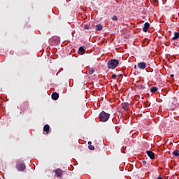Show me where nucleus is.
Masks as SVG:
<instances>
[{"mask_svg":"<svg viewBox=\"0 0 179 179\" xmlns=\"http://www.w3.org/2000/svg\"><path fill=\"white\" fill-rule=\"evenodd\" d=\"M112 78H113V79H117V74H113V75L112 76Z\"/></svg>","mask_w":179,"mask_h":179,"instance_id":"nucleus-22","label":"nucleus"},{"mask_svg":"<svg viewBox=\"0 0 179 179\" xmlns=\"http://www.w3.org/2000/svg\"><path fill=\"white\" fill-rule=\"evenodd\" d=\"M148 156L151 159V160L155 159V153L152 151H147L146 152Z\"/></svg>","mask_w":179,"mask_h":179,"instance_id":"nucleus-8","label":"nucleus"},{"mask_svg":"<svg viewBox=\"0 0 179 179\" xmlns=\"http://www.w3.org/2000/svg\"><path fill=\"white\" fill-rule=\"evenodd\" d=\"M88 145H90V146L92 145V141H89Z\"/></svg>","mask_w":179,"mask_h":179,"instance_id":"nucleus-24","label":"nucleus"},{"mask_svg":"<svg viewBox=\"0 0 179 179\" xmlns=\"http://www.w3.org/2000/svg\"><path fill=\"white\" fill-rule=\"evenodd\" d=\"M23 106H25V107H29V103L28 102H24L23 104L22 105V107H23Z\"/></svg>","mask_w":179,"mask_h":179,"instance_id":"nucleus-20","label":"nucleus"},{"mask_svg":"<svg viewBox=\"0 0 179 179\" xmlns=\"http://www.w3.org/2000/svg\"><path fill=\"white\" fill-rule=\"evenodd\" d=\"M59 98V94L58 93L53 92L52 94V100H57Z\"/></svg>","mask_w":179,"mask_h":179,"instance_id":"nucleus-9","label":"nucleus"},{"mask_svg":"<svg viewBox=\"0 0 179 179\" xmlns=\"http://www.w3.org/2000/svg\"><path fill=\"white\" fill-rule=\"evenodd\" d=\"M122 107L123 110H125V111H128V110H129V103H128L127 102L122 103Z\"/></svg>","mask_w":179,"mask_h":179,"instance_id":"nucleus-7","label":"nucleus"},{"mask_svg":"<svg viewBox=\"0 0 179 179\" xmlns=\"http://www.w3.org/2000/svg\"><path fill=\"white\" fill-rule=\"evenodd\" d=\"M150 27V24H149V22H145L143 28V31H144V33H147Z\"/></svg>","mask_w":179,"mask_h":179,"instance_id":"nucleus-6","label":"nucleus"},{"mask_svg":"<svg viewBox=\"0 0 179 179\" xmlns=\"http://www.w3.org/2000/svg\"><path fill=\"white\" fill-rule=\"evenodd\" d=\"M137 66L138 68H139V69L141 70L146 69V64L145 63V62L138 63Z\"/></svg>","mask_w":179,"mask_h":179,"instance_id":"nucleus-4","label":"nucleus"},{"mask_svg":"<svg viewBox=\"0 0 179 179\" xmlns=\"http://www.w3.org/2000/svg\"><path fill=\"white\" fill-rule=\"evenodd\" d=\"M118 64H120V62L115 59H110L108 62V68L109 69H115L117 66H118Z\"/></svg>","mask_w":179,"mask_h":179,"instance_id":"nucleus-2","label":"nucleus"},{"mask_svg":"<svg viewBox=\"0 0 179 179\" xmlns=\"http://www.w3.org/2000/svg\"><path fill=\"white\" fill-rule=\"evenodd\" d=\"M134 69H136V66H134Z\"/></svg>","mask_w":179,"mask_h":179,"instance_id":"nucleus-28","label":"nucleus"},{"mask_svg":"<svg viewBox=\"0 0 179 179\" xmlns=\"http://www.w3.org/2000/svg\"><path fill=\"white\" fill-rule=\"evenodd\" d=\"M99 120L101 122H107L110 119V114L106 113L105 111H102L99 114Z\"/></svg>","mask_w":179,"mask_h":179,"instance_id":"nucleus-1","label":"nucleus"},{"mask_svg":"<svg viewBox=\"0 0 179 179\" xmlns=\"http://www.w3.org/2000/svg\"><path fill=\"white\" fill-rule=\"evenodd\" d=\"M78 51H80L82 55L86 52V50H85V48H83V47H80L78 49Z\"/></svg>","mask_w":179,"mask_h":179,"instance_id":"nucleus-14","label":"nucleus"},{"mask_svg":"<svg viewBox=\"0 0 179 179\" xmlns=\"http://www.w3.org/2000/svg\"><path fill=\"white\" fill-rule=\"evenodd\" d=\"M16 169L18 170V171H23L26 169V165H24V163L17 164Z\"/></svg>","mask_w":179,"mask_h":179,"instance_id":"nucleus-3","label":"nucleus"},{"mask_svg":"<svg viewBox=\"0 0 179 179\" xmlns=\"http://www.w3.org/2000/svg\"><path fill=\"white\" fill-rule=\"evenodd\" d=\"M84 29H86L87 30L92 29V27H90V24H85L84 25Z\"/></svg>","mask_w":179,"mask_h":179,"instance_id":"nucleus-16","label":"nucleus"},{"mask_svg":"<svg viewBox=\"0 0 179 179\" xmlns=\"http://www.w3.org/2000/svg\"><path fill=\"white\" fill-rule=\"evenodd\" d=\"M96 30H98V31H101V30H103V26L100 24L96 25Z\"/></svg>","mask_w":179,"mask_h":179,"instance_id":"nucleus-13","label":"nucleus"},{"mask_svg":"<svg viewBox=\"0 0 179 179\" xmlns=\"http://www.w3.org/2000/svg\"><path fill=\"white\" fill-rule=\"evenodd\" d=\"M90 150H94V145H89L88 146Z\"/></svg>","mask_w":179,"mask_h":179,"instance_id":"nucleus-21","label":"nucleus"},{"mask_svg":"<svg viewBox=\"0 0 179 179\" xmlns=\"http://www.w3.org/2000/svg\"><path fill=\"white\" fill-rule=\"evenodd\" d=\"M55 173L57 177H62L64 171L61 170V169H57L55 171Z\"/></svg>","mask_w":179,"mask_h":179,"instance_id":"nucleus-5","label":"nucleus"},{"mask_svg":"<svg viewBox=\"0 0 179 179\" xmlns=\"http://www.w3.org/2000/svg\"><path fill=\"white\" fill-rule=\"evenodd\" d=\"M150 92H151V93H156V92H157V87H152L150 88Z\"/></svg>","mask_w":179,"mask_h":179,"instance_id":"nucleus-12","label":"nucleus"},{"mask_svg":"<svg viewBox=\"0 0 179 179\" xmlns=\"http://www.w3.org/2000/svg\"><path fill=\"white\" fill-rule=\"evenodd\" d=\"M173 156H176V157H178V156H179L178 150H176L175 151H173Z\"/></svg>","mask_w":179,"mask_h":179,"instance_id":"nucleus-15","label":"nucleus"},{"mask_svg":"<svg viewBox=\"0 0 179 179\" xmlns=\"http://www.w3.org/2000/svg\"><path fill=\"white\" fill-rule=\"evenodd\" d=\"M112 20H114V21L118 20V17H117V15H113L112 17Z\"/></svg>","mask_w":179,"mask_h":179,"instance_id":"nucleus-19","label":"nucleus"},{"mask_svg":"<svg viewBox=\"0 0 179 179\" xmlns=\"http://www.w3.org/2000/svg\"><path fill=\"white\" fill-rule=\"evenodd\" d=\"M88 73H90V75H93V73H94V70L93 69H90Z\"/></svg>","mask_w":179,"mask_h":179,"instance_id":"nucleus-18","label":"nucleus"},{"mask_svg":"<svg viewBox=\"0 0 179 179\" xmlns=\"http://www.w3.org/2000/svg\"><path fill=\"white\" fill-rule=\"evenodd\" d=\"M119 76L121 78L122 76V74H120Z\"/></svg>","mask_w":179,"mask_h":179,"instance_id":"nucleus-26","label":"nucleus"},{"mask_svg":"<svg viewBox=\"0 0 179 179\" xmlns=\"http://www.w3.org/2000/svg\"><path fill=\"white\" fill-rule=\"evenodd\" d=\"M43 131H44V132H46V134H50V125L45 124L43 127Z\"/></svg>","mask_w":179,"mask_h":179,"instance_id":"nucleus-10","label":"nucleus"},{"mask_svg":"<svg viewBox=\"0 0 179 179\" xmlns=\"http://www.w3.org/2000/svg\"><path fill=\"white\" fill-rule=\"evenodd\" d=\"M138 87L140 90H143V89H145V87L143 85H138Z\"/></svg>","mask_w":179,"mask_h":179,"instance_id":"nucleus-17","label":"nucleus"},{"mask_svg":"<svg viewBox=\"0 0 179 179\" xmlns=\"http://www.w3.org/2000/svg\"><path fill=\"white\" fill-rule=\"evenodd\" d=\"M179 38V32H174V36L171 38V40H177Z\"/></svg>","mask_w":179,"mask_h":179,"instance_id":"nucleus-11","label":"nucleus"},{"mask_svg":"<svg viewBox=\"0 0 179 179\" xmlns=\"http://www.w3.org/2000/svg\"><path fill=\"white\" fill-rule=\"evenodd\" d=\"M155 1V2H157V0H154Z\"/></svg>","mask_w":179,"mask_h":179,"instance_id":"nucleus-27","label":"nucleus"},{"mask_svg":"<svg viewBox=\"0 0 179 179\" xmlns=\"http://www.w3.org/2000/svg\"><path fill=\"white\" fill-rule=\"evenodd\" d=\"M142 164H143V166H146V161H142Z\"/></svg>","mask_w":179,"mask_h":179,"instance_id":"nucleus-23","label":"nucleus"},{"mask_svg":"<svg viewBox=\"0 0 179 179\" xmlns=\"http://www.w3.org/2000/svg\"><path fill=\"white\" fill-rule=\"evenodd\" d=\"M171 78H173V77H174V75H173V74H171Z\"/></svg>","mask_w":179,"mask_h":179,"instance_id":"nucleus-25","label":"nucleus"}]
</instances>
